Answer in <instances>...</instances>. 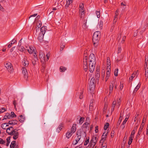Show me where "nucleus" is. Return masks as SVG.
<instances>
[{"label":"nucleus","instance_id":"obj_47","mask_svg":"<svg viewBox=\"0 0 148 148\" xmlns=\"http://www.w3.org/2000/svg\"><path fill=\"white\" fill-rule=\"evenodd\" d=\"M135 133V130H133L131 133V134L130 135V137L134 138V134Z\"/></svg>","mask_w":148,"mask_h":148},{"label":"nucleus","instance_id":"obj_27","mask_svg":"<svg viewBox=\"0 0 148 148\" xmlns=\"http://www.w3.org/2000/svg\"><path fill=\"white\" fill-rule=\"evenodd\" d=\"M9 125L8 123H2L1 125V127L3 129H5L6 127L8 126Z\"/></svg>","mask_w":148,"mask_h":148},{"label":"nucleus","instance_id":"obj_39","mask_svg":"<svg viewBox=\"0 0 148 148\" xmlns=\"http://www.w3.org/2000/svg\"><path fill=\"white\" fill-rule=\"evenodd\" d=\"M97 138L96 137H93L92 139L90 140L91 142H95V143H96L97 140Z\"/></svg>","mask_w":148,"mask_h":148},{"label":"nucleus","instance_id":"obj_64","mask_svg":"<svg viewBox=\"0 0 148 148\" xmlns=\"http://www.w3.org/2000/svg\"><path fill=\"white\" fill-rule=\"evenodd\" d=\"M78 142L76 140H75L73 141L72 142V144L73 145H76L77 143Z\"/></svg>","mask_w":148,"mask_h":148},{"label":"nucleus","instance_id":"obj_59","mask_svg":"<svg viewBox=\"0 0 148 148\" xmlns=\"http://www.w3.org/2000/svg\"><path fill=\"white\" fill-rule=\"evenodd\" d=\"M13 104L14 105V108H15V109L17 110V108H16V101L14 100V101H13Z\"/></svg>","mask_w":148,"mask_h":148},{"label":"nucleus","instance_id":"obj_28","mask_svg":"<svg viewBox=\"0 0 148 148\" xmlns=\"http://www.w3.org/2000/svg\"><path fill=\"white\" fill-rule=\"evenodd\" d=\"M11 116H10V114L9 113H7L4 116L3 119H10Z\"/></svg>","mask_w":148,"mask_h":148},{"label":"nucleus","instance_id":"obj_4","mask_svg":"<svg viewBox=\"0 0 148 148\" xmlns=\"http://www.w3.org/2000/svg\"><path fill=\"white\" fill-rule=\"evenodd\" d=\"M89 63H94V64L96 63L95 57L93 54H91L90 55L89 57Z\"/></svg>","mask_w":148,"mask_h":148},{"label":"nucleus","instance_id":"obj_16","mask_svg":"<svg viewBox=\"0 0 148 148\" xmlns=\"http://www.w3.org/2000/svg\"><path fill=\"white\" fill-rule=\"evenodd\" d=\"M39 58L41 60H45V58L44 57V54L42 51H40L39 52Z\"/></svg>","mask_w":148,"mask_h":148},{"label":"nucleus","instance_id":"obj_9","mask_svg":"<svg viewBox=\"0 0 148 148\" xmlns=\"http://www.w3.org/2000/svg\"><path fill=\"white\" fill-rule=\"evenodd\" d=\"M95 82V80L94 78H92L90 82V85L89 86V87L91 88L90 89L91 90L92 89H93L94 88V84Z\"/></svg>","mask_w":148,"mask_h":148},{"label":"nucleus","instance_id":"obj_32","mask_svg":"<svg viewBox=\"0 0 148 148\" xmlns=\"http://www.w3.org/2000/svg\"><path fill=\"white\" fill-rule=\"evenodd\" d=\"M16 141H12L10 145V148H14L15 145Z\"/></svg>","mask_w":148,"mask_h":148},{"label":"nucleus","instance_id":"obj_13","mask_svg":"<svg viewBox=\"0 0 148 148\" xmlns=\"http://www.w3.org/2000/svg\"><path fill=\"white\" fill-rule=\"evenodd\" d=\"M14 130L12 127L11 126L7 129L6 132L9 135H10Z\"/></svg>","mask_w":148,"mask_h":148},{"label":"nucleus","instance_id":"obj_8","mask_svg":"<svg viewBox=\"0 0 148 148\" xmlns=\"http://www.w3.org/2000/svg\"><path fill=\"white\" fill-rule=\"evenodd\" d=\"M77 137L75 138V140L78 142L80 140L81 138V130H79L77 132Z\"/></svg>","mask_w":148,"mask_h":148},{"label":"nucleus","instance_id":"obj_3","mask_svg":"<svg viewBox=\"0 0 148 148\" xmlns=\"http://www.w3.org/2000/svg\"><path fill=\"white\" fill-rule=\"evenodd\" d=\"M10 135L13 136V138L14 140L16 139L19 136V133L17 132V130L14 129V130L12 132Z\"/></svg>","mask_w":148,"mask_h":148},{"label":"nucleus","instance_id":"obj_56","mask_svg":"<svg viewBox=\"0 0 148 148\" xmlns=\"http://www.w3.org/2000/svg\"><path fill=\"white\" fill-rule=\"evenodd\" d=\"M6 110L4 108L0 109V114L4 112Z\"/></svg>","mask_w":148,"mask_h":148},{"label":"nucleus","instance_id":"obj_15","mask_svg":"<svg viewBox=\"0 0 148 148\" xmlns=\"http://www.w3.org/2000/svg\"><path fill=\"white\" fill-rule=\"evenodd\" d=\"M107 134V132H105L103 133L102 136L101 140H100V142H104L106 140Z\"/></svg>","mask_w":148,"mask_h":148},{"label":"nucleus","instance_id":"obj_58","mask_svg":"<svg viewBox=\"0 0 148 148\" xmlns=\"http://www.w3.org/2000/svg\"><path fill=\"white\" fill-rule=\"evenodd\" d=\"M42 24L41 23H38V24H37V26L38 27H36V29L37 30L38 29H39V28L41 26Z\"/></svg>","mask_w":148,"mask_h":148},{"label":"nucleus","instance_id":"obj_62","mask_svg":"<svg viewBox=\"0 0 148 148\" xmlns=\"http://www.w3.org/2000/svg\"><path fill=\"white\" fill-rule=\"evenodd\" d=\"M84 7V4L83 3L80 4L79 5V8L80 9H83Z\"/></svg>","mask_w":148,"mask_h":148},{"label":"nucleus","instance_id":"obj_25","mask_svg":"<svg viewBox=\"0 0 148 148\" xmlns=\"http://www.w3.org/2000/svg\"><path fill=\"white\" fill-rule=\"evenodd\" d=\"M73 134V133H72L70 131L66 133V137L68 138H70L71 137V136H72Z\"/></svg>","mask_w":148,"mask_h":148},{"label":"nucleus","instance_id":"obj_24","mask_svg":"<svg viewBox=\"0 0 148 148\" xmlns=\"http://www.w3.org/2000/svg\"><path fill=\"white\" fill-rule=\"evenodd\" d=\"M103 25V22L100 21L99 22L97 25V27L98 28H99L100 29H102V27Z\"/></svg>","mask_w":148,"mask_h":148},{"label":"nucleus","instance_id":"obj_60","mask_svg":"<svg viewBox=\"0 0 148 148\" xmlns=\"http://www.w3.org/2000/svg\"><path fill=\"white\" fill-rule=\"evenodd\" d=\"M83 68L84 70L85 71H86L88 70V66H83Z\"/></svg>","mask_w":148,"mask_h":148},{"label":"nucleus","instance_id":"obj_44","mask_svg":"<svg viewBox=\"0 0 148 148\" xmlns=\"http://www.w3.org/2000/svg\"><path fill=\"white\" fill-rule=\"evenodd\" d=\"M129 117V115L127 116L125 118V120H124V121H123L122 123H123V124H125L126 123V122L128 120Z\"/></svg>","mask_w":148,"mask_h":148},{"label":"nucleus","instance_id":"obj_12","mask_svg":"<svg viewBox=\"0 0 148 148\" xmlns=\"http://www.w3.org/2000/svg\"><path fill=\"white\" fill-rule=\"evenodd\" d=\"M110 68L109 67V69L106 72V75L105 77V81H107L108 79L110 77Z\"/></svg>","mask_w":148,"mask_h":148},{"label":"nucleus","instance_id":"obj_26","mask_svg":"<svg viewBox=\"0 0 148 148\" xmlns=\"http://www.w3.org/2000/svg\"><path fill=\"white\" fill-rule=\"evenodd\" d=\"M63 127V124H60L57 129H56V132L59 133L60 131L62 129V127Z\"/></svg>","mask_w":148,"mask_h":148},{"label":"nucleus","instance_id":"obj_41","mask_svg":"<svg viewBox=\"0 0 148 148\" xmlns=\"http://www.w3.org/2000/svg\"><path fill=\"white\" fill-rule=\"evenodd\" d=\"M143 125L142 126H140V127L138 132V135H140L141 134L142 129H143Z\"/></svg>","mask_w":148,"mask_h":148},{"label":"nucleus","instance_id":"obj_14","mask_svg":"<svg viewBox=\"0 0 148 148\" xmlns=\"http://www.w3.org/2000/svg\"><path fill=\"white\" fill-rule=\"evenodd\" d=\"M36 50V49L34 46H30L29 49H27V51L30 54H32Z\"/></svg>","mask_w":148,"mask_h":148},{"label":"nucleus","instance_id":"obj_19","mask_svg":"<svg viewBox=\"0 0 148 148\" xmlns=\"http://www.w3.org/2000/svg\"><path fill=\"white\" fill-rule=\"evenodd\" d=\"M76 124H73L70 132L73 134L76 131Z\"/></svg>","mask_w":148,"mask_h":148},{"label":"nucleus","instance_id":"obj_31","mask_svg":"<svg viewBox=\"0 0 148 148\" xmlns=\"http://www.w3.org/2000/svg\"><path fill=\"white\" fill-rule=\"evenodd\" d=\"M126 36H123L122 38L119 39V41L120 42H121L123 43L126 39Z\"/></svg>","mask_w":148,"mask_h":148},{"label":"nucleus","instance_id":"obj_29","mask_svg":"<svg viewBox=\"0 0 148 148\" xmlns=\"http://www.w3.org/2000/svg\"><path fill=\"white\" fill-rule=\"evenodd\" d=\"M46 27L45 26L42 27L40 29V33H42V34H45V31H46Z\"/></svg>","mask_w":148,"mask_h":148},{"label":"nucleus","instance_id":"obj_52","mask_svg":"<svg viewBox=\"0 0 148 148\" xmlns=\"http://www.w3.org/2000/svg\"><path fill=\"white\" fill-rule=\"evenodd\" d=\"M89 138H88V139H87L86 140L84 143V145H86L89 142Z\"/></svg>","mask_w":148,"mask_h":148},{"label":"nucleus","instance_id":"obj_6","mask_svg":"<svg viewBox=\"0 0 148 148\" xmlns=\"http://www.w3.org/2000/svg\"><path fill=\"white\" fill-rule=\"evenodd\" d=\"M96 63H89V70L90 72L92 73L94 70Z\"/></svg>","mask_w":148,"mask_h":148},{"label":"nucleus","instance_id":"obj_45","mask_svg":"<svg viewBox=\"0 0 148 148\" xmlns=\"http://www.w3.org/2000/svg\"><path fill=\"white\" fill-rule=\"evenodd\" d=\"M84 120V118L83 117H81L79 121L80 124H82Z\"/></svg>","mask_w":148,"mask_h":148},{"label":"nucleus","instance_id":"obj_18","mask_svg":"<svg viewBox=\"0 0 148 148\" xmlns=\"http://www.w3.org/2000/svg\"><path fill=\"white\" fill-rule=\"evenodd\" d=\"M44 35V34H42V33H40L38 35V39L39 41H40V42L42 41V40L43 38V36Z\"/></svg>","mask_w":148,"mask_h":148},{"label":"nucleus","instance_id":"obj_22","mask_svg":"<svg viewBox=\"0 0 148 148\" xmlns=\"http://www.w3.org/2000/svg\"><path fill=\"white\" fill-rule=\"evenodd\" d=\"M66 4L65 5V8H68L69 5L73 2L72 0H66Z\"/></svg>","mask_w":148,"mask_h":148},{"label":"nucleus","instance_id":"obj_34","mask_svg":"<svg viewBox=\"0 0 148 148\" xmlns=\"http://www.w3.org/2000/svg\"><path fill=\"white\" fill-rule=\"evenodd\" d=\"M140 84H138L136 86L134 90V92H136L138 89L140 88Z\"/></svg>","mask_w":148,"mask_h":148},{"label":"nucleus","instance_id":"obj_7","mask_svg":"<svg viewBox=\"0 0 148 148\" xmlns=\"http://www.w3.org/2000/svg\"><path fill=\"white\" fill-rule=\"evenodd\" d=\"M23 65L24 66V67H27L29 64V62L27 60V57L26 56H24L23 58Z\"/></svg>","mask_w":148,"mask_h":148},{"label":"nucleus","instance_id":"obj_54","mask_svg":"<svg viewBox=\"0 0 148 148\" xmlns=\"http://www.w3.org/2000/svg\"><path fill=\"white\" fill-rule=\"evenodd\" d=\"M117 16H115L113 19V24L115 23L117 19Z\"/></svg>","mask_w":148,"mask_h":148},{"label":"nucleus","instance_id":"obj_43","mask_svg":"<svg viewBox=\"0 0 148 148\" xmlns=\"http://www.w3.org/2000/svg\"><path fill=\"white\" fill-rule=\"evenodd\" d=\"M109 125V124L108 123H106V124L105 125L104 127V129L105 130H106L108 127Z\"/></svg>","mask_w":148,"mask_h":148},{"label":"nucleus","instance_id":"obj_61","mask_svg":"<svg viewBox=\"0 0 148 148\" xmlns=\"http://www.w3.org/2000/svg\"><path fill=\"white\" fill-rule=\"evenodd\" d=\"M121 101L120 100V99H119V100H118V103H117V106H118V108H119V107L120 105V103Z\"/></svg>","mask_w":148,"mask_h":148},{"label":"nucleus","instance_id":"obj_51","mask_svg":"<svg viewBox=\"0 0 148 148\" xmlns=\"http://www.w3.org/2000/svg\"><path fill=\"white\" fill-rule=\"evenodd\" d=\"M10 116H11V118L16 117V114H14V112H11V115H10Z\"/></svg>","mask_w":148,"mask_h":148},{"label":"nucleus","instance_id":"obj_33","mask_svg":"<svg viewBox=\"0 0 148 148\" xmlns=\"http://www.w3.org/2000/svg\"><path fill=\"white\" fill-rule=\"evenodd\" d=\"M116 103V102L115 101H114L112 103V108L111 109V110L112 111H114V107L115 106Z\"/></svg>","mask_w":148,"mask_h":148},{"label":"nucleus","instance_id":"obj_55","mask_svg":"<svg viewBox=\"0 0 148 148\" xmlns=\"http://www.w3.org/2000/svg\"><path fill=\"white\" fill-rule=\"evenodd\" d=\"M5 142L2 139L0 138V143L1 144L5 145Z\"/></svg>","mask_w":148,"mask_h":148},{"label":"nucleus","instance_id":"obj_42","mask_svg":"<svg viewBox=\"0 0 148 148\" xmlns=\"http://www.w3.org/2000/svg\"><path fill=\"white\" fill-rule=\"evenodd\" d=\"M25 48L23 47H18V50L21 51H23L25 50Z\"/></svg>","mask_w":148,"mask_h":148},{"label":"nucleus","instance_id":"obj_63","mask_svg":"<svg viewBox=\"0 0 148 148\" xmlns=\"http://www.w3.org/2000/svg\"><path fill=\"white\" fill-rule=\"evenodd\" d=\"M102 143H103L101 145L102 147H105H105H107V145L106 144V142H102Z\"/></svg>","mask_w":148,"mask_h":148},{"label":"nucleus","instance_id":"obj_38","mask_svg":"<svg viewBox=\"0 0 148 148\" xmlns=\"http://www.w3.org/2000/svg\"><path fill=\"white\" fill-rule=\"evenodd\" d=\"M111 65L110 62V58H107V65L108 66V67H109Z\"/></svg>","mask_w":148,"mask_h":148},{"label":"nucleus","instance_id":"obj_17","mask_svg":"<svg viewBox=\"0 0 148 148\" xmlns=\"http://www.w3.org/2000/svg\"><path fill=\"white\" fill-rule=\"evenodd\" d=\"M18 119L20 122L22 123L25 121V117L24 116L20 115L18 117Z\"/></svg>","mask_w":148,"mask_h":148},{"label":"nucleus","instance_id":"obj_23","mask_svg":"<svg viewBox=\"0 0 148 148\" xmlns=\"http://www.w3.org/2000/svg\"><path fill=\"white\" fill-rule=\"evenodd\" d=\"M96 144L95 142H91L90 141L89 145L87 147H88V148H93Z\"/></svg>","mask_w":148,"mask_h":148},{"label":"nucleus","instance_id":"obj_49","mask_svg":"<svg viewBox=\"0 0 148 148\" xmlns=\"http://www.w3.org/2000/svg\"><path fill=\"white\" fill-rule=\"evenodd\" d=\"M118 70L119 69L117 68L115 70L114 72V75L115 76H118Z\"/></svg>","mask_w":148,"mask_h":148},{"label":"nucleus","instance_id":"obj_35","mask_svg":"<svg viewBox=\"0 0 148 148\" xmlns=\"http://www.w3.org/2000/svg\"><path fill=\"white\" fill-rule=\"evenodd\" d=\"M11 137V136H9L6 139L7 143H6V145L7 146L9 145L10 143Z\"/></svg>","mask_w":148,"mask_h":148},{"label":"nucleus","instance_id":"obj_11","mask_svg":"<svg viewBox=\"0 0 148 148\" xmlns=\"http://www.w3.org/2000/svg\"><path fill=\"white\" fill-rule=\"evenodd\" d=\"M83 91L82 89L81 90H80L79 91H78L76 94V95L77 97H79V98L80 99H82L83 98Z\"/></svg>","mask_w":148,"mask_h":148},{"label":"nucleus","instance_id":"obj_5","mask_svg":"<svg viewBox=\"0 0 148 148\" xmlns=\"http://www.w3.org/2000/svg\"><path fill=\"white\" fill-rule=\"evenodd\" d=\"M22 73L23 75L24 78L27 79L28 77V73L26 68L23 67L22 68Z\"/></svg>","mask_w":148,"mask_h":148},{"label":"nucleus","instance_id":"obj_48","mask_svg":"<svg viewBox=\"0 0 148 148\" xmlns=\"http://www.w3.org/2000/svg\"><path fill=\"white\" fill-rule=\"evenodd\" d=\"M88 57L86 56L83 59V63H87Z\"/></svg>","mask_w":148,"mask_h":148},{"label":"nucleus","instance_id":"obj_36","mask_svg":"<svg viewBox=\"0 0 148 148\" xmlns=\"http://www.w3.org/2000/svg\"><path fill=\"white\" fill-rule=\"evenodd\" d=\"M135 74L134 73L132 75L131 77H130L129 78V82H131L132 80L134 78V77H135V76H134V75H135Z\"/></svg>","mask_w":148,"mask_h":148},{"label":"nucleus","instance_id":"obj_21","mask_svg":"<svg viewBox=\"0 0 148 148\" xmlns=\"http://www.w3.org/2000/svg\"><path fill=\"white\" fill-rule=\"evenodd\" d=\"M17 122V121L16 120H10L9 121L8 124L10 125H15L16 124Z\"/></svg>","mask_w":148,"mask_h":148},{"label":"nucleus","instance_id":"obj_1","mask_svg":"<svg viewBox=\"0 0 148 148\" xmlns=\"http://www.w3.org/2000/svg\"><path fill=\"white\" fill-rule=\"evenodd\" d=\"M101 33L99 31H97L95 32L93 35L92 38L93 42L94 43H97L100 39Z\"/></svg>","mask_w":148,"mask_h":148},{"label":"nucleus","instance_id":"obj_37","mask_svg":"<svg viewBox=\"0 0 148 148\" xmlns=\"http://www.w3.org/2000/svg\"><path fill=\"white\" fill-rule=\"evenodd\" d=\"M145 76L146 77V79H147L148 77V66L147 68H145Z\"/></svg>","mask_w":148,"mask_h":148},{"label":"nucleus","instance_id":"obj_2","mask_svg":"<svg viewBox=\"0 0 148 148\" xmlns=\"http://www.w3.org/2000/svg\"><path fill=\"white\" fill-rule=\"evenodd\" d=\"M4 65L9 72L11 73L13 72L14 69L12 64L10 62H6L4 64Z\"/></svg>","mask_w":148,"mask_h":148},{"label":"nucleus","instance_id":"obj_10","mask_svg":"<svg viewBox=\"0 0 148 148\" xmlns=\"http://www.w3.org/2000/svg\"><path fill=\"white\" fill-rule=\"evenodd\" d=\"M99 67H97V68L96 72L95 75V77L97 80H99L100 77Z\"/></svg>","mask_w":148,"mask_h":148},{"label":"nucleus","instance_id":"obj_53","mask_svg":"<svg viewBox=\"0 0 148 148\" xmlns=\"http://www.w3.org/2000/svg\"><path fill=\"white\" fill-rule=\"evenodd\" d=\"M96 14L98 18H99L100 17V12L99 11H96Z\"/></svg>","mask_w":148,"mask_h":148},{"label":"nucleus","instance_id":"obj_57","mask_svg":"<svg viewBox=\"0 0 148 148\" xmlns=\"http://www.w3.org/2000/svg\"><path fill=\"white\" fill-rule=\"evenodd\" d=\"M46 57H47V58L46 59H45V60H46V61H47L49 59V56H50V53H48L46 55Z\"/></svg>","mask_w":148,"mask_h":148},{"label":"nucleus","instance_id":"obj_20","mask_svg":"<svg viewBox=\"0 0 148 148\" xmlns=\"http://www.w3.org/2000/svg\"><path fill=\"white\" fill-rule=\"evenodd\" d=\"M115 81L114 80V81L111 83V85H110V93H111L112 92V91L113 90V88L114 86V84H115Z\"/></svg>","mask_w":148,"mask_h":148},{"label":"nucleus","instance_id":"obj_46","mask_svg":"<svg viewBox=\"0 0 148 148\" xmlns=\"http://www.w3.org/2000/svg\"><path fill=\"white\" fill-rule=\"evenodd\" d=\"M88 123L86 122L83 124V125L82 126V127L83 128H86L88 127Z\"/></svg>","mask_w":148,"mask_h":148},{"label":"nucleus","instance_id":"obj_50","mask_svg":"<svg viewBox=\"0 0 148 148\" xmlns=\"http://www.w3.org/2000/svg\"><path fill=\"white\" fill-rule=\"evenodd\" d=\"M133 138L130 137L129 138V140L128 141V144L129 145H130L131 144L133 139Z\"/></svg>","mask_w":148,"mask_h":148},{"label":"nucleus","instance_id":"obj_30","mask_svg":"<svg viewBox=\"0 0 148 148\" xmlns=\"http://www.w3.org/2000/svg\"><path fill=\"white\" fill-rule=\"evenodd\" d=\"M122 116H121V114L119 118V120L118 121V122L117 123L116 125H117V127H118L119 125H120V124L121 123V121H122Z\"/></svg>","mask_w":148,"mask_h":148},{"label":"nucleus","instance_id":"obj_40","mask_svg":"<svg viewBox=\"0 0 148 148\" xmlns=\"http://www.w3.org/2000/svg\"><path fill=\"white\" fill-rule=\"evenodd\" d=\"M60 70L61 72H63L66 70V68L64 67L61 66L60 68Z\"/></svg>","mask_w":148,"mask_h":148}]
</instances>
